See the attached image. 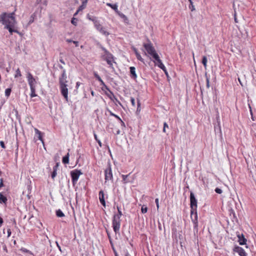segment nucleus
<instances>
[{
	"mask_svg": "<svg viewBox=\"0 0 256 256\" xmlns=\"http://www.w3.org/2000/svg\"><path fill=\"white\" fill-rule=\"evenodd\" d=\"M109 241H110V246H112V244H113V242H112V239H109Z\"/></svg>",
	"mask_w": 256,
	"mask_h": 256,
	"instance_id": "obj_59",
	"label": "nucleus"
},
{
	"mask_svg": "<svg viewBox=\"0 0 256 256\" xmlns=\"http://www.w3.org/2000/svg\"><path fill=\"white\" fill-rule=\"evenodd\" d=\"M130 102L132 103V104L133 106H135L136 103H135V100L134 98L131 97L130 98Z\"/></svg>",
	"mask_w": 256,
	"mask_h": 256,
	"instance_id": "obj_37",
	"label": "nucleus"
},
{
	"mask_svg": "<svg viewBox=\"0 0 256 256\" xmlns=\"http://www.w3.org/2000/svg\"><path fill=\"white\" fill-rule=\"evenodd\" d=\"M4 186V184H3V181H2V179L1 180V181H0V188L3 186Z\"/></svg>",
	"mask_w": 256,
	"mask_h": 256,
	"instance_id": "obj_56",
	"label": "nucleus"
},
{
	"mask_svg": "<svg viewBox=\"0 0 256 256\" xmlns=\"http://www.w3.org/2000/svg\"><path fill=\"white\" fill-rule=\"evenodd\" d=\"M238 242H239L240 244L244 245V244H246V240L244 238V237L242 234H238Z\"/></svg>",
	"mask_w": 256,
	"mask_h": 256,
	"instance_id": "obj_15",
	"label": "nucleus"
},
{
	"mask_svg": "<svg viewBox=\"0 0 256 256\" xmlns=\"http://www.w3.org/2000/svg\"><path fill=\"white\" fill-rule=\"evenodd\" d=\"M112 222H121L120 218L114 214Z\"/></svg>",
	"mask_w": 256,
	"mask_h": 256,
	"instance_id": "obj_25",
	"label": "nucleus"
},
{
	"mask_svg": "<svg viewBox=\"0 0 256 256\" xmlns=\"http://www.w3.org/2000/svg\"><path fill=\"white\" fill-rule=\"evenodd\" d=\"M168 124H166V122H164V128H165V129L167 128H168Z\"/></svg>",
	"mask_w": 256,
	"mask_h": 256,
	"instance_id": "obj_54",
	"label": "nucleus"
},
{
	"mask_svg": "<svg viewBox=\"0 0 256 256\" xmlns=\"http://www.w3.org/2000/svg\"><path fill=\"white\" fill-rule=\"evenodd\" d=\"M81 82H78L76 83V88H78V87L80 86L81 84Z\"/></svg>",
	"mask_w": 256,
	"mask_h": 256,
	"instance_id": "obj_48",
	"label": "nucleus"
},
{
	"mask_svg": "<svg viewBox=\"0 0 256 256\" xmlns=\"http://www.w3.org/2000/svg\"><path fill=\"white\" fill-rule=\"evenodd\" d=\"M207 62L208 60L206 57V56H204L202 59V64H203L205 68H206L207 66Z\"/></svg>",
	"mask_w": 256,
	"mask_h": 256,
	"instance_id": "obj_27",
	"label": "nucleus"
},
{
	"mask_svg": "<svg viewBox=\"0 0 256 256\" xmlns=\"http://www.w3.org/2000/svg\"><path fill=\"white\" fill-rule=\"evenodd\" d=\"M189 8L191 10V11L192 12L195 10L194 6L193 4V2L192 3V4H190Z\"/></svg>",
	"mask_w": 256,
	"mask_h": 256,
	"instance_id": "obj_41",
	"label": "nucleus"
},
{
	"mask_svg": "<svg viewBox=\"0 0 256 256\" xmlns=\"http://www.w3.org/2000/svg\"><path fill=\"white\" fill-rule=\"evenodd\" d=\"M56 216L58 217H63L64 216V214L63 213V212L60 210H56Z\"/></svg>",
	"mask_w": 256,
	"mask_h": 256,
	"instance_id": "obj_28",
	"label": "nucleus"
},
{
	"mask_svg": "<svg viewBox=\"0 0 256 256\" xmlns=\"http://www.w3.org/2000/svg\"><path fill=\"white\" fill-rule=\"evenodd\" d=\"M120 17L122 18H125L126 17V16L124 14H121L120 13V12H119V14H118Z\"/></svg>",
	"mask_w": 256,
	"mask_h": 256,
	"instance_id": "obj_52",
	"label": "nucleus"
},
{
	"mask_svg": "<svg viewBox=\"0 0 256 256\" xmlns=\"http://www.w3.org/2000/svg\"><path fill=\"white\" fill-rule=\"evenodd\" d=\"M215 192L217 193V194H220L222 193V190L218 188H216V189H215Z\"/></svg>",
	"mask_w": 256,
	"mask_h": 256,
	"instance_id": "obj_39",
	"label": "nucleus"
},
{
	"mask_svg": "<svg viewBox=\"0 0 256 256\" xmlns=\"http://www.w3.org/2000/svg\"><path fill=\"white\" fill-rule=\"evenodd\" d=\"M7 200L6 197L4 196L2 193H0V203L6 204Z\"/></svg>",
	"mask_w": 256,
	"mask_h": 256,
	"instance_id": "obj_21",
	"label": "nucleus"
},
{
	"mask_svg": "<svg viewBox=\"0 0 256 256\" xmlns=\"http://www.w3.org/2000/svg\"><path fill=\"white\" fill-rule=\"evenodd\" d=\"M96 142H98V145L102 147V142H101L100 140H97Z\"/></svg>",
	"mask_w": 256,
	"mask_h": 256,
	"instance_id": "obj_55",
	"label": "nucleus"
},
{
	"mask_svg": "<svg viewBox=\"0 0 256 256\" xmlns=\"http://www.w3.org/2000/svg\"><path fill=\"white\" fill-rule=\"evenodd\" d=\"M0 22L4 26V28L8 30L11 34L13 32L18 33L16 28V22L14 17V12L8 14L3 12L0 15Z\"/></svg>",
	"mask_w": 256,
	"mask_h": 256,
	"instance_id": "obj_1",
	"label": "nucleus"
},
{
	"mask_svg": "<svg viewBox=\"0 0 256 256\" xmlns=\"http://www.w3.org/2000/svg\"><path fill=\"white\" fill-rule=\"evenodd\" d=\"M233 251L234 252L238 253L240 256H247V254L244 249L240 246H235L233 249Z\"/></svg>",
	"mask_w": 256,
	"mask_h": 256,
	"instance_id": "obj_12",
	"label": "nucleus"
},
{
	"mask_svg": "<svg viewBox=\"0 0 256 256\" xmlns=\"http://www.w3.org/2000/svg\"><path fill=\"white\" fill-rule=\"evenodd\" d=\"M94 138L96 140V141H97V140H98V136H97L96 134H94Z\"/></svg>",
	"mask_w": 256,
	"mask_h": 256,
	"instance_id": "obj_64",
	"label": "nucleus"
},
{
	"mask_svg": "<svg viewBox=\"0 0 256 256\" xmlns=\"http://www.w3.org/2000/svg\"><path fill=\"white\" fill-rule=\"evenodd\" d=\"M107 232V234H108V240L109 239H111L112 238H111V236H110V234L108 232Z\"/></svg>",
	"mask_w": 256,
	"mask_h": 256,
	"instance_id": "obj_61",
	"label": "nucleus"
},
{
	"mask_svg": "<svg viewBox=\"0 0 256 256\" xmlns=\"http://www.w3.org/2000/svg\"><path fill=\"white\" fill-rule=\"evenodd\" d=\"M88 0H84L82 2V4H84V6L86 7V4L88 2Z\"/></svg>",
	"mask_w": 256,
	"mask_h": 256,
	"instance_id": "obj_47",
	"label": "nucleus"
},
{
	"mask_svg": "<svg viewBox=\"0 0 256 256\" xmlns=\"http://www.w3.org/2000/svg\"><path fill=\"white\" fill-rule=\"evenodd\" d=\"M56 246H57L59 250H60V252H62L61 248H60V245L58 244L57 242H56Z\"/></svg>",
	"mask_w": 256,
	"mask_h": 256,
	"instance_id": "obj_57",
	"label": "nucleus"
},
{
	"mask_svg": "<svg viewBox=\"0 0 256 256\" xmlns=\"http://www.w3.org/2000/svg\"><path fill=\"white\" fill-rule=\"evenodd\" d=\"M21 250L23 252H29L28 250H26V248H21Z\"/></svg>",
	"mask_w": 256,
	"mask_h": 256,
	"instance_id": "obj_50",
	"label": "nucleus"
},
{
	"mask_svg": "<svg viewBox=\"0 0 256 256\" xmlns=\"http://www.w3.org/2000/svg\"><path fill=\"white\" fill-rule=\"evenodd\" d=\"M30 96L31 98H34L37 95L36 94V88H30Z\"/></svg>",
	"mask_w": 256,
	"mask_h": 256,
	"instance_id": "obj_23",
	"label": "nucleus"
},
{
	"mask_svg": "<svg viewBox=\"0 0 256 256\" xmlns=\"http://www.w3.org/2000/svg\"><path fill=\"white\" fill-rule=\"evenodd\" d=\"M40 2L41 4H43L44 6L47 5V0H40Z\"/></svg>",
	"mask_w": 256,
	"mask_h": 256,
	"instance_id": "obj_42",
	"label": "nucleus"
},
{
	"mask_svg": "<svg viewBox=\"0 0 256 256\" xmlns=\"http://www.w3.org/2000/svg\"><path fill=\"white\" fill-rule=\"evenodd\" d=\"M98 198L100 204L102 205L103 206L106 208V203L105 201L104 198V194L102 190H101L98 192Z\"/></svg>",
	"mask_w": 256,
	"mask_h": 256,
	"instance_id": "obj_13",
	"label": "nucleus"
},
{
	"mask_svg": "<svg viewBox=\"0 0 256 256\" xmlns=\"http://www.w3.org/2000/svg\"><path fill=\"white\" fill-rule=\"evenodd\" d=\"M34 17H35V15L34 14H32L31 16H30V20L28 22V24H30L31 23L33 22L34 20Z\"/></svg>",
	"mask_w": 256,
	"mask_h": 256,
	"instance_id": "obj_36",
	"label": "nucleus"
},
{
	"mask_svg": "<svg viewBox=\"0 0 256 256\" xmlns=\"http://www.w3.org/2000/svg\"><path fill=\"white\" fill-rule=\"evenodd\" d=\"M104 50V54H103L102 58V59L106 60L107 64L110 66H112V63L114 62V58L112 54L108 52L106 50Z\"/></svg>",
	"mask_w": 256,
	"mask_h": 256,
	"instance_id": "obj_4",
	"label": "nucleus"
},
{
	"mask_svg": "<svg viewBox=\"0 0 256 256\" xmlns=\"http://www.w3.org/2000/svg\"><path fill=\"white\" fill-rule=\"evenodd\" d=\"M136 57L138 60H140V62H144V60L142 58L140 54L136 56Z\"/></svg>",
	"mask_w": 256,
	"mask_h": 256,
	"instance_id": "obj_40",
	"label": "nucleus"
},
{
	"mask_svg": "<svg viewBox=\"0 0 256 256\" xmlns=\"http://www.w3.org/2000/svg\"><path fill=\"white\" fill-rule=\"evenodd\" d=\"M3 222V219L0 216V226L2 224Z\"/></svg>",
	"mask_w": 256,
	"mask_h": 256,
	"instance_id": "obj_58",
	"label": "nucleus"
},
{
	"mask_svg": "<svg viewBox=\"0 0 256 256\" xmlns=\"http://www.w3.org/2000/svg\"><path fill=\"white\" fill-rule=\"evenodd\" d=\"M81 174H82V172H81V170H79L76 169L70 172L72 181L73 184H74L77 182L79 177Z\"/></svg>",
	"mask_w": 256,
	"mask_h": 256,
	"instance_id": "obj_5",
	"label": "nucleus"
},
{
	"mask_svg": "<svg viewBox=\"0 0 256 256\" xmlns=\"http://www.w3.org/2000/svg\"><path fill=\"white\" fill-rule=\"evenodd\" d=\"M58 166V163H56V164L53 168V170L57 172Z\"/></svg>",
	"mask_w": 256,
	"mask_h": 256,
	"instance_id": "obj_43",
	"label": "nucleus"
},
{
	"mask_svg": "<svg viewBox=\"0 0 256 256\" xmlns=\"http://www.w3.org/2000/svg\"><path fill=\"white\" fill-rule=\"evenodd\" d=\"M57 174V172L56 171H54L52 172V175H51V176H52V178L54 180V178H56V176Z\"/></svg>",
	"mask_w": 256,
	"mask_h": 256,
	"instance_id": "obj_35",
	"label": "nucleus"
},
{
	"mask_svg": "<svg viewBox=\"0 0 256 256\" xmlns=\"http://www.w3.org/2000/svg\"><path fill=\"white\" fill-rule=\"evenodd\" d=\"M108 112H109L110 114L112 116H114L115 114H114L112 111H110L109 110H108Z\"/></svg>",
	"mask_w": 256,
	"mask_h": 256,
	"instance_id": "obj_49",
	"label": "nucleus"
},
{
	"mask_svg": "<svg viewBox=\"0 0 256 256\" xmlns=\"http://www.w3.org/2000/svg\"><path fill=\"white\" fill-rule=\"evenodd\" d=\"M88 18L92 21L94 24L95 28L98 30L100 34L106 36H108L110 34V33L106 30L100 22L99 20H98L96 17H90L88 16Z\"/></svg>",
	"mask_w": 256,
	"mask_h": 256,
	"instance_id": "obj_3",
	"label": "nucleus"
},
{
	"mask_svg": "<svg viewBox=\"0 0 256 256\" xmlns=\"http://www.w3.org/2000/svg\"><path fill=\"white\" fill-rule=\"evenodd\" d=\"M114 117H115L116 118H117L119 121L120 120H121V118H120V117L119 116H118V115L116 114H114Z\"/></svg>",
	"mask_w": 256,
	"mask_h": 256,
	"instance_id": "obj_51",
	"label": "nucleus"
},
{
	"mask_svg": "<svg viewBox=\"0 0 256 256\" xmlns=\"http://www.w3.org/2000/svg\"><path fill=\"white\" fill-rule=\"evenodd\" d=\"M34 131H35V132H36V134H38V138L42 142L44 143V140H43V139H42V134L41 132L40 131L38 128H34Z\"/></svg>",
	"mask_w": 256,
	"mask_h": 256,
	"instance_id": "obj_19",
	"label": "nucleus"
},
{
	"mask_svg": "<svg viewBox=\"0 0 256 256\" xmlns=\"http://www.w3.org/2000/svg\"><path fill=\"white\" fill-rule=\"evenodd\" d=\"M106 6H108L111 8L112 9H113L114 10V11L117 13V14H119V11L118 10V6L116 4H112L110 3H106Z\"/></svg>",
	"mask_w": 256,
	"mask_h": 256,
	"instance_id": "obj_18",
	"label": "nucleus"
},
{
	"mask_svg": "<svg viewBox=\"0 0 256 256\" xmlns=\"http://www.w3.org/2000/svg\"><path fill=\"white\" fill-rule=\"evenodd\" d=\"M69 156L70 154L68 152L66 156L62 158V162L64 164H68L69 163Z\"/></svg>",
	"mask_w": 256,
	"mask_h": 256,
	"instance_id": "obj_20",
	"label": "nucleus"
},
{
	"mask_svg": "<svg viewBox=\"0 0 256 256\" xmlns=\"http://www.w3.org/2000/svg\"><path fill=\"white\" fill-rule=\"evenodd\" d=\"M133 50H134L135 54L138 52V51L136 48H134Z\"/></svg>",
	"mask_w": 256,
	"mask_h": 256,
	"instance_id": "obj_63",
	"label": "nucleus"
},
{
	"mask_svg": "<svg viewBox=\"0 0 256 256\" xmlns=\"http://www.w3.org/2000/svg\"><path fill=\"white\" fill-rule=\"evenodd\" d=\"M121 222H112V226L114 232L116 234L120 232Z\"/></svg>",
	"mask_w": 256,
	"mask_h": 256,
	"instance_id": "obj_14",
	"label": "nucleus"
},
{
	"mask_svg": "<svg viewBox=\"0 0 256 256\" xmlns=\"http://www.w3.org/2000/svg\"><path fill=\"white\" fill-rule=\"evenodd\" d=\"M110 94H108V98L112 101H116V102H118V104H120L119 100H118V98H116V96L114 95V93L110 90Z\"/></svg>",
	"mask_w": 256,
	"mask_h": 256,
	"instance_id": "obj_17",
	"label": "nucleus"
},
{
	"mask_svg": "<svg viewBox=\"0 0 256 256\" xmlns=\"http://www.w3.org/2000/svg\"><path fill=\"white\" fill-rule=\"evenodd\" d=\"M72 42L76 45V46H78V42L77 41H72Z\"/></svg>",
	"mask_w": 256,
	"mask_h": 256,
	"instance_id": "obj_53",
	"label": "nucleus"
},
{
	"mask_svg": "<svg viewBox=\"0 0 256 256\" xmlns=\"http://www.w3.org/2000/svg\"><path fill=\"white\" fill-rule=\"evenodd\" d=\"M197 200L194 196L193 192H191L190 194V210H192V212L194 210L197 209Z\"/></svg>",
	"mask_w": 256,
	"mask_h": 256,
	"instance_id": "obj_10",
	"label": "nucleus"
},
{
	"mask_svg": "<svg viewBox=\"0 0 256 256\" xmlns=\"http://www.w3.org/2000/svg\"><path fill=\"white\" fill-rule=\"evenodd\" d=\"M143 46L146 50L147 52L154 60V62L155 65L157 66L158 68H161L165 72V74H167L168 72L166 68L162 64V60H160L158 54H157L152 43L149 41L148 43L144 44Z\"/></svg>",
	"mask_w": 256,
	"mask_h": 256,
	"instance_id": "obj_2",
	"label": "nucleus"
},
{
	"mask_svg": "<svg viewBox=\"0 0 256 256\" xmlns=\"http://www.w3.org/2000/svg\"><path fill=\"white\" fill-rule=\"evenodd\" d=\"M130 69L131 78L136 80L137 78V75L136 72V68L134 66H130Z\"/></svg>",
	"mask_w": 256,
	"mask_h": 256,
	"instance_id": "obj_16",
	"label": "nucleus"
},
{
	"mask_svg": "<svg viewBox=\"0 0 256 256\" xmlns=\"http://www.w3.org/2000/svg\"><path fill=\"white\" fill-rule=\"evenodd\" d=\"M77 22H78V19L76 18H73L71 20L72 24L75 26H76L77 25Z\"/></svg>",
	"mask_w": 256,
	"mask_h": 256,
	"instance_id": "obj_33",
	"label": "nucleus"
},
{
	"mask_svg": "<svg viewBox=\"0 0 256 256\" xmlns=\"http://www.w3.org/2000/svg\"><path fill=\"white\" fill-rule=\"evenodd\" d=\"M128 176V175H124L122 174V182L126 184L128 182V181L127 180V178Z\"/></svg>",
	"mask_w": 256,
	"mask_h": 256,
	"instance_id": "obj_32",
	"label": "nucleus"
},
{
	"mask_svg": "<svg viewBox=\"0 0 256 256\" xmlns=\"http://www.w3.org/2000/svg\"><path fill=\"white\" fill-rule=\"evenodd\" d=\"M190 218L194 224V228H196L198 226V213L196 210H190Z\"/></svg>",
	"mask_w": 256,
	"mask_h": 256,
	"instance_id": "obj_8",
	"label": "nucleus"
},
{
	"mask_svg": "<svg viewBox=\"0 0 256 256\" xmlns=\"http://www.w3.org/2000/svg\"><path fill=\"white\" fill-rule=\"evenodd\" d=\"M120 122L121 123L122 126H125L124 122L121 120H120Z\"/></svg>",
	"mask_w": 256,
	"mask_h": 256,
	"instance_id": "obj_60",
	"label": "nucleus"
},
{
	"mask_svg": "<svg viewBox=\"0 0 256 256\" xmlns=\"http://www.w3.org/2000/svg\"><path fill=\"white\" fill-rule=\"evenodd\" d=\"M140 103L139 100H138V108L137 112H140Z\"/></svg>",
	"mask_w": 256,
	"mask_h": 256,
	"instance_id": "obj_38",
	"label": "nucleus"
},
{
	"mask_svg": "<svg viewBox=\"0 0 256 256\" xmlns=\"http://www.w3.org/2000/svg\"><path fill=\"white\" fill-rule=\"evenodd\" d=\"M60 68L62 70V71L60 76L59 78L60 86L66 84L68 82V80H66L67 76L66 70L64 69L62 66H60Z\"/></svg>",
	"mask_w": 256,
	"mask_h": 256,
	"instance_id": "obj_9",
	"label": "nucleus"
},
{
	"mask_svg": "<svg viewBox=\"0 0 256 256\" xmlns=\"http://www.w3.org/2000/svg\"><path fill=\"white\" fill-rule=\"evenodd\" d=\"M12 92V89L10 88H8L5 90V96L6 97L8 98L10 96V93Z\"/></svg>",
	"mask_w": 256,
	"mask_h": 256,
	"instance_id": "obj_29",
	"label": "nucleus"
},
{
	"mask_svg": "<svg viewBox=\"0 0 256 256\" xmlns=\"http://www.w3.org/2000/svg\"><path fill=\"white\" fill-rule=\"evenodd\" d=\"M206 88H209L210 86V78H209L208 76L206 74Z\"/></svg>",
	"mask_w": 256,
	"mask_h": 256,
	"instance_id": "obj_34",
	"label": "nucleus"
},
{
	"mask_svg": "<svg viewBox=\"0 0 256 256\" xmlns=\"http://www.w3.org/2000/svg\"><path fill=\"white\" fill-rule=\"evenodd\" d=\"M155 202H156V205L157 208L158 209V208H159L158 199V198H156L155 200Z\"/></svg>",
	"mask_w": 256,
	"mask_h": 256,
	"instance_id": "obj_46",
	"label": "nucleus"
},
{
	"mask_svg": "<svg viewBox=\"0 0 256 256\" xmlns=\"http://www.w3.org/2000/svg\"><path fill=\"white\" fill-rule=\"evenodd\" d=\"M86 7L84 6V4H82L79 8H78V10H76V12H75V14H74V16H76L78 13L82 10H84Z\"/></svg>",
	"mask_w": 256,
	"mask_h": 256,
	"instance_id": "obj_26",
	"label": "nucleus"
},
{
	"mask_svg": "<svg viewBox=\"0 0 256 256\" xmlns=\"http://www.w3.org/2000/svg\"><path fill=\"white\" fill-rule=\"evenodd\" d=\"M116 208H117L118 212V214H115L114 215H116V216H118L120 218H121L122 214V212L120 210V208L118 206H117Z\"/></svg>",
	"mask_w": 256,
	"mask_h": 256,
	"instance_id": "obj_31",
	"label": "nucleus"
},
{
	"mask_svg": "<svg viewBox=\"0 0 256 256\" xmlns=\"http://www.w3.org/2000/svg\"><path fill=\"white\" fill-rule=\"evenodd\" d=\"M0 145L2 146V148H6V146H5L4 143V142L3 141H0Z\"/></svg>",
	"mask_w": 256,
	"mask_h": 256,
	"instance_id": "obj_44",
	"label": "nucleus"
},
{
	"mask_svg": "<svg viewBox=\"0 0 256 256\" xmlns=\"http://www.w3.org/2000/svg\"><path fill=\"white\" fill-rule=\"evenodd\" d=\"M94 76L95 78L100 82H101L102 84H104V81L102 80V79L101 78L98 76V74L95 72L94 74Z\"/></svg>",
	"mask_w": 256,
	"mask_h": 256,
	"instance_id": "obj_24",
	"label": "nucleus"
},
{
	"mask_svg": "<svg viewBox=\"0 0 256 256\" xmlns=\"http://www.w3.org/2000/svg\"><path fill=\"white\" fill-rule=\"evenodd\" d=\"M141 211L142 214L146 213L148 212V208H147L146 206V205L142 206V208H141Z\"/></svg>",
	"mask_w": 256,
	"mask_h": 256,
	"instance_id": "obj_30",
	"label": "nucleus"
},
{
	"mask_svg": "<svg viewBox=\"0 0 256 256\" xmlns=\"http://www.w3.org/2000/svg\"><path fill=\"white\" fill-rule=\"evenodd\" d=\"M68 84H64L60 86V92L66 102H68Z\"/></svg>",
	"mask_w": 256,
	"mask_h": 256,
	"instance_id": "obj_7",
	"label": "nucleus"
},
{
	"mask_svg": "<svg viewBox=\"0 0 256 256\" xmlns=\"http://www.w3.org/2000/svg\"><path fill=\"white\" fill-rule=\"evenodd\" d=\"M104 179L105 182L108 180H111L113 179L112 173V168L110 166H108L104 170Z\"/></svg>",
	"mask_w": 256,
	"mask_h": 256,
	"instance_id": "obj_11",
	"label": "nucleus"
},
{
	"mask_svg": "<svg viewBox=\"0 0 256 256\" xmlns=\"http://www.w3.org/2000/svg\"><path fill=\"white\" fill-rule=\"evenodd\" d=\"M7 232H8V238L10 236L11 234H12L11 230L10 228L8 229Z\"/></svg>",
	"mask_w": 256,
	"mask_h": 256,
	"instance_id": "obj_45",
	"label": "nucleus"
},
{
	"mask_svg": "<svg viewBox=\"0 0 256 256\" xmlns=\"http://www.w3.org/2000/svg\"><path fill=\"white\" fill-rule=\"evenodd\" d=\"M26 78L30 88H36V80L30 72H28Z\"/></svg>",
	"mask_w": 256,
	"mask_h": 256,
	"instance_id": "obj_6",
	"label": "nucleus"
},
{
	"mask_svg": "<svg viewBox=\"0 0 256 256\" xmlns=\"http://www.w3.org/2000/svg\"><path fill=\"white\" fill-rule=\"evenodd\" d=\"M22 76V74L20 70V69L19 68H18L16 70V72H15V74H14V78H17L21 77Z\"/></svg>",
	"mask_w": 256,
	"mask_h": 256,
	"instance_id": "obj_22",
	"label": "nucleus"
},
{
	"mask_svg": "<svg viewBox=\"0 0 256 256\" xmlns=\"http://www.w3.org/2000/svg\"><path fill=\"white\" fill-rule=\"evenodd\" d=\"M66 42L70 43V42H72L73 40H70V39H67L66 40Z\"/></svg>",
	"mask_w": 256,
	"mask_h": 256,
	"instance_id": "obj_62",
	"label": "nucleus"
}]
</instances>
